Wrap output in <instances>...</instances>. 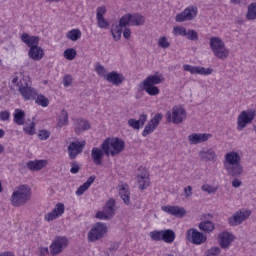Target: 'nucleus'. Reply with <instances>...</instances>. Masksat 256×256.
<instances>
[{"label":"nucleus","instance_id":"cd10ccee","mask_svg":"<svg viewBox=\"0 0 256 256\" xmlns=\"http://www.w3.org/2000/svg\"><path fill=\"white\" fill-rule=\"evenodd\" d=\"M119 195L125 205H131V192L129 191V185H121L119 189Z\"/></svg>","mask_w":256,"mask_h":256},{"label":"nucleus","instance_id":"4468645a","mask_svg":"<svg viewBox=\"0 0 256 256\" xmlns=\"http://www.w3.org/2000/svg\"><path fill=\"white\" fill-rule=\"evenodd\" d=\"M161 119H163V114H156L144 127L142 137H147V135H151V133H153V131L157 129L159 123H161Z\"/></svg>","mask_w":256,"mask_h":256},{"label":"nucleus","instance_id":"ea45409f","mask_svg":"<svg viewBox=\"0 0 256 256\" xmlns=\"http://www.w3.org/2000/svg\"><path fill=\"white\" fill-rule=\"evenodd\" d=\"M34 101L36 105H40L41 107H49V98L45 97L43 94H37Z\"/></svg>","mask_w":256,"mask_h":256},{"label":"nucleus","instance_id":"052dcab7","mask_svg":"<svg viewBox=\"0 0 256 256\" xmlns=\"http://www.w3.org/2000/svg\"><path fill=\"white\" fill-rule=\"evenodd\" d=\"M202 190L206 191V193H215V189L210 185H203Z\"/></svg>","mask_w":256,"mask_h":256},{"label":"nucleus","instance_id":"13d9d810","mask_svg":"<svg viewBox=\"0 0 256 256\" xmlns=\"http://www.w3.org/2000/svg\"><path fill=\"white\" fill-rule=\"evenodd\" d=\"M57 218H58L57 214L53 211L47 213L44 217L45 221H55V219Z\"/></svg>","mask_w":256,"mask_h":256},{"label":"nucleus","instance_id":"2eb2a0df","mask_svg":"<svg viewBox=\"0 0 256 256\" xmlns=\"http://www.w3.org/2000/svg\"><path fill=\"white\" fill-rule=\"evenodd\" d=\"M138 171H140L137 175L139 189H141V191H145V189L151 185V182L149 181V171H147V168L143 166H141Z\"/></svg>","mask_w":256,"mask_h":256},{"label":"nucleus","instance_id":"1a4fd4ad","mask_svg":"<svg viewBox=\"0 0 256 256\" xmlns=\"http://www.w3.org/2000/svg\"><path fill=\"white\" fill-rule=\"evenodd\" d=\"M68 245L69 239L66 236H55L50 245V253L52 255H59V253H63L64 249H67Z\"/></svg>","mask_w":256,"mask_h":256},{"label":"nucleus","instance_id":"20e7f679","mask_svg":"<svg viewBox=\"0 0 256 256\" xmlns=\"http://www.w3.org/2000/svg\"><path fill=\"white\" fill-rule=\"evenodd\" d=\"M209 45L214 57L217 59L225 61L229 57V49H227L225 42L220 37H211Z\"/></svg>","mask_w":256,"mask_h":256},{"label":"nucleus","instance_id":"f8f14e48","mask_svg":"<svg viewBox=\"0 0 256 256\" xmlns=\"http://www.w3.org/2000/svg\"><path fill=\"white\" fill-rule=\"evenodd\" d=\"M197 17V7L188 6L183 12L175 17L176 23H185V21H193Z\"/></svg>","mask_w":256,"mask_h":256},{"label":"nucleus","instance_id":"6ab92c4d","mask_svg":"<svg viewBox=\"0 0 256 256\" xmlns=\"http://www.w3.org/2000/svg\"><path fill=\"white\" fill-rule=\"evenodd\" d=\"M210 137H212V135L208 133H192L188 136V141L191 145H199V143L209 141Z\"/></svg>","mask_w":256,"mask_h":256},{"label":"nucleus","instance_id":"680f3d73","mask_svg":"<svg viewBox=\"0 0 256 256\" xmlns=\"http://www.w3.org/2000/svg\"><path fill=\"white\" fill-rule=\"evenodd\" d=\"M123 37L125 39H129L131 37V29L125 28L124 31H123Z\"/></svg>","mask_w":256,"mask_h":256},{"label":"nucleus","instance_id":"3c124183","mask_svg":"<svg viewBox=\"0 0 256 256\" xmlns=\"http://www.w3.org/2000/svg\"><path fill=\"white\" fill-rule=\"evenodd\" d=\"M213 73V68H205L198 66V75H211Z\"/></svg>","mask_w":256,"mask_h":256},{"label":"nucleus","instance_id":"c756f323","mask_svg":"<svg viewBox=\"0 0 256 256\" xmlns=\"http://www.w3.org/2000/svg\"><path fill=\"white\" fill-rule=\"evenodd\" d=\"M130 25H132V27H141V25H145V16L139 13H130Z\"/></svg>","mask_w":256,"mask_h":256},{"label":"nucleus","instance_id":"7ed1b4c3","mask_svg":"<svg viewBox=\"0 0 256 256\" xmlns=\"http://www.w3.org/2000/svg\"><path fill=\"white\" fill-rule=\"evenodd\" d=\"M102 151L106 154V157H115L119 155L125 149V141L121 138H107L101 144Z\"/></svg>","mask_w":256,"mask_h":256},{"label":"nucleus","instance_id":"338daca9","mask_svg":"<svg viewBox=\"0 0 256 256\" xmlns=\"http://www.w3.org/2000/svg\"><path fill=\"white\" fill-rule=\"evenodd\" d=\"M96 72L98 73V75H102V73H105V67L99 65V66L96 68Z\"/></svg>","mask_w":256,"mask_h":256},{"label":"nucleus","instance_id":"603ef678","mask_svg":"<svg viewBox=\"0 0 256 256\" xmlns=\"http://www.w3.org/2000/svg\"><path fill=\"white\" fill-rule=\"evenodd\" d=\"M89 187H91L88 183H83V185H81L77 191H76V195L81 196L83 195V193H85V191H87V189H89Z\"/></svg>","mask_w":256,"mask_h":256},{"label":"nucleus","instance_id":"8fccbe9b","mask_svg":"<svg viewBox=\"0 0 256 256\" xmlns=\"http://www.w3.org/2000/svg\"><path fill=\"white\" fill-rule=\"evenodd\" d=\"M96 219H100L101 221H111V217H109L105 211H98L95 215Z\"/></svg>","mask_w":256,"mask_h":256},{"label":"nucleus","instance_id":"a19ab883","mask_svg":"<svg viewBox=\"0 0 256 256\" xmlns=\"http://www.w3.org/2000/svg\"><path fill=\"white\" fill-rule=\"evenodd\" d=\"M64 57L67 61H73L77 57V50L75 48H68L64 51Z\"/></svg>","mask_w":256,"mask_h":256},{"label":"nucleus","instance_id":"37998d69","mask_svg":"<svg viewBox=\"0 0 256 256\" xmlns=\"http://www.w3.org/2000/svg\"><path fill=\"white\" fill-rule=\"evenodd\" d=\"M120 27H127V25H131V16L130 13H126L125 15H123L120 20H119V24Z\"/></svg>","mask_w":256,"mask_h":256},{"label":"nucleus","instance_id":"4c0bfd02","mask_svg":"<svg viewBox=\"0 0 256 256\" xmlns=\"http://www.w3.org/2000/svg\"><path fill=\"white\" fill-rule=\"evenodd\" d=\"M143 91H146L148 95L151 97H155V95H159V87L152 84H142Z\"/></svg>","mask_w":256,"mask_h":256},{"label":"nucleus","instance_id":"864d4df0","mask_svg":"<svg viewBox=\"0 0 256 256\" xmlns=\"http://www.w3.org/2000/svg\"><path fill=\"white\" fill-rule=\"evenodd\" d=\"M28 135H35V122L30 123V126L23 129Z\"/></svg>","mask_w":256,"mask_h":256},{"label":"nucleus","instance_id":"6e6d98bb","mask_svg":"<svg viewBox=\"0 0 256 256\" xmlns=\"http://www.w3.org/2000/svg\"><path fill=\"white\" fill-rule=\"evenodd\" d=\"M51 136V132L48 130H41L39 133V139L41 141H47V138Z\"/></svg>","mask_w":256,"mask_h":256},{"label":"nucleus","instance_id":"f3484780","mask_svg":"<svg viewBox=\"0 0 256 256\" xmlns=\"http://www.w3.org/2000/svg\"><path fill=\"white\" fill-rule=\"evenodd\" d=\"M162 211H164V213H168V215H173L178 218L185 217V214L187 213L185 208L171 205L162 206Z\"/></svg>","mask_w":256,"mask_h":256},{"label":"nucleus","instance_id":"5fc2aeb1","mask_svg":"<svg viewBox=\"0 0 256 256\" xmlns=\"http://www.w3.org/2000/svg\"><path fill=\"white\" fill-rule=\"evenodd\" d=\"M73 83V77L71 75H65L63 77V85L64 87H70Z\"/></svg>","mask_w":256,"mask_h":256},{"label":"nucleus","instance_id":"f03ea898","mask_svg":"<svg viewBox=\"0 0 256 256\" xmlns=\"http://www.w3.org/2000/svg\"><path fill=\"white\" fill-rule=\"evenodd\" d=\"M31 201V188L27 184L19 185L10 197L12 207H22Z\"/></svg>","mask_w":256,"mask_h":256},{"label":"nucleus","instance_id":"72a5a7b5","mask_svg":"<svg viewBox=\"0 0 256 256\" xmlns=\"http://www.w3.org/2000/svg\"><path fill=\"white\" fill-rule=\"evenodd\" d=\"M176 237L175 231L171 229L162 230V241L164 243L171 244L175 241Z\"/></svg>","mask_w":256,"mask_h":256},{"label":"nucleus","instance_id":"412c9836","mask_svg":"<svg viewBox=\"0 0 256 256\" xmlns=\"http://www.w3.org/2000/svg\"><path fill=\"white\" fill-rule=\"evenodd\" d=\"M22 43H25L27 47H38L39 46V36H31L28 33H22L21 35Z\"/></svg>","mask_w":256,"mask_h":256},{"label":"nucleus","instance_id":"9b49d317","mask_svg":"<svg viewBox=\"0 0 256 256\" xmlns=\"http://www.w3.org/2000/svg\"><path fill=\"white\" fill-rule=\"evenodd\" d=\"M251 217V211L249 210H239L236 211L229 219L228 223L230 227H237L241 223L247 221V218Z\"/></svg>","mask_w":256,"mask_h":256},{"label":"nucleus","instance_id":"c9c22d12","mask_svg":"<svg viewBox=\"0 0 256 256\" xmlns=\"http://www.w3.org/2000/svg\"><path fill=\"white\" fill-rule=\"evenodd\" d=\"M111 34H112L114 41H120L121 35H123V27L119 24L112 25Z\"/></svg>","mask_w":256,"mask_h":256},{"label":"nucleus","instance_id":"bf43d9fd","mask_svg":"<svg viewBox=\"0 0 256 256\" xmlns=\"http://www.w3.org/2000/svg\"><path fill=\"white\" fill-rule=\"evenodd\" d=\"M184 195L186 198L191 197V195H193V187L187 186L186 188H184Z\"/></svg>","mask_w":256,"mask_h":256},{"label":"nucleus","instance_id":"de8ad7c7","mask_svg":"<svg viewBox=\"0 0 256 256\" xmlns=\"http://www.w3.org/2000/svg\"><path fill=\"white\" fill-rule=\"evenodd\" d=\"M174 35H180L181 37H186L187 36V28L183 26H176L173 29Z\"/></svg>","mask_w":256,"mask_h":256},{"label":"nucleus","instance_id":"a18cd8bd","mask_svg":"<svg viewBox=\"0 0 256 256\" xmlns=\"http://www.w3.org/2000/svg\"><path fill=\"white\" fill-rule=\"evenodd\" d=\"M52 211L56 214L57 217H61V215L65 213V204H56L55 208Z\"/></svg>","mask_w":256,"mask_h":256},{"label":"nucleus","instance_id":"e2e57ef3","mask_svg":"<svg viewBox=\"0 0 256 256\" xmlns=\"http://www.w3.org/2000/svg\"><path fill=\"white\" fill-rule=\"evenodd\" d=\"M12 83H13V85H16V87H18V89H19V85H21V80L19 81V77H17V75H15V76H13Z\"/></svg>","mask_w":256,"mask_h":256},{"label":"nucleus","instance_id":"e433bc0d","mask_svg":"<svg viewBox=\"0 0 256 256\" xmlns=\"http://www.w3.org/2000/svg\"><path fill=\"white\" fill-rule=\"evenodd\" d=\"M14 123H16V125H25V111L21 109L15 110Z\"/></svg>","mask_w":256,"mask_h":256},{"label":"nucleus","instance_id":"774afa93","mask_svg":"<svg viewBox=\"0 0 256 256\" xmlns=\"http://www.w3.org/2000/svg\"><path fill=\"white\" fill-rule=\"evenodd\" d=\"M0 256H15V253L11 251H5V252H2Z\"/></svg>","mask_w":256,"mask_h":256},{"label":"nucleus","instance_id":"a878e982","mask_svg":"<svg viewBox=\"0 0 256 256\" xmlns=\"http://www.w3.org/2000/svg\"><path fill=\"white\" fill-rule=\"evenodd\" d=\"M115 207H117V201L113 198H109L105 203L103 210L110 218L113 219V217H115V213H117V209Z\"/></svg>","mask_w":256,"mask_h":256},{"label":"nucleus","instance_id":"58836bf2","mask_svg":"<svg viewBox=\"0 0 256 256\" xmlns=\"http://www.w3.org/2000/svg\"><path fill=\"white\" fill-rule=\"evenodd\" d=\"M66 37L70 39V41H79V39H81V30H79V28L72 29L67 32Z\"/></svg>","mask_w":256,"mask_h":256},{"label":"nucleus","instance_id":"6e6552de","mask_svg":"<svg viewBox=\"0 0 256 256\" xmlns=\"http://www.w3.org/2000/svg\"><path fill=\"white\" fill-rule=\"evenodd\" d=\"M168 123H174V125H179L183 123L187 117V112L183 108H179L178 106H174L171 111L166 113Z\"/></svg>","mask_w":256,"mask_h":256},{"label":"nucleus","instance_id":"c03bdc74","mask_svg":"<svg viewBox=\"0 0 256 256\" xmlns=\"http://www.w3.org/2000/svg\"><path fill=\"white\" fill-rule=\"evenodd\" d=\"M186 37L188 41H199V33L193 29H188L186 32Z\"/></svg>","mask_w":256,"mask_h":256},{"label":"nucleus","instance_id":"393cba45","mask_svg":"<svg viewBox=\"0 0 256 256\" xmlns=\"http://www.w3.org/2000/svg\"><path fill=\"white\" fill-rule=\"evenodd\" d=\"M105 152L102 148L94 147L91 150V159L95 165H103V155Z\"/></svg>","mask_w":256,"mask_h":256},{"label":"nucleus","instance_id":"dca6fc26","mask_svg":"<svg viewBox=\"0 0 256 256\" xmlns=\"http://www.w3.org/2000/svg\"><path fill=\"white\" fill-rule=\"evenodd\" d=\"M105 13H107V8L105 6L96 9V21L99 29H109V21L105 19Z\"/></svg>","mask_w":256,"mask_h":256},{"label":"nucleus","instance_id":"f257e3e1","mask_svg":"<svg viewBox=\"0 0 256 256\" xmlns=\"http://www.w3.org/2000/svg\"><path fill=\"white\" fill-rule=\"evenodd\" d=\"M224 167L227 171L228 177H234L232 180V187L238 189L243 185V182L239 180V176L243 175V165L241 164V155L235 151H231L225 154Z\"/></svg>","mask_w":256,"mask_h":256},{"label":"nucleus","instance_id":"0e129e2a","mask_svg":"<svg viewBox=\"0 0 256 256\" xmlns=\"http://www.w3.org/2000/svg\"><path fill=\"white\" fill-rule=\"evenodd\" d=\"M117 249H119V243L118 242H113L109 247V251H117Z\"/></svg>","mask_w":256,"mask_h":256},{"label":"nucleus","instance_id":"39448f33","mask_svg":"<svg viewBox=\"0 0 256 256\" xmlns=\"http://www.w3.org/2000/svg\"><path fill=\"white\" fill-rule=\"evenodd\" d=\"M256 117V111L255 109H248L241 111L237 118V130L243 131L245 127L248 125H251Z\"/></svg>","mask_w":256,"mask_h":256},{"label":"nucleus","instance_id":"49530a36","mask_svg":"<svg viewBox=\"0 0 256 256\" xmlns=\"http://www.w3.org/2000/svg\"><path fill=\"white\" fill-rule=\"evenodd\" d=\"M158 47H161L162 49H169V47H171V43L167 41V37L162 36L158 40Z\"/></svg>","mask_w":256,"mask_h":256},{"label":"nucleus","instance_id":"aec40b11","mask_svg":"<svg viewBox=\"0 0 256 256\" xmlns=\"http://www.w3.org/2000/svg\"><path fill=\"white\" fill-rule=\"evenodd\" d=\"M209 217L213 218V215L209 213L205 214L204 215L205 220L199 223V229L201 231H204V233H212V231H215V223H213L210 220H207L209 219Z\"/></svg>","mask_w":256,"mask_h":256},{"label":"nucleus","instance_id":"2f4dec72","mask_svg":"<svg viewBox=\"0 0 256 256\" xmlns=\"http://www.w3.org/2000/svg\"><path fill=\"white\" fill-rule=\"evenodd\" d=\"M163 81H165V78H163V75H150L148 76L143 82L142 84L144 85H159V83H163Z\"/></svg>","mask_w":256,"mask_h":256},{"label":"nucleus","instance_id":"c85d7f7f","mask_svg":"<svg viewBox=\"0 0 256 256\" xmlns=\"http://www.w3.org/2000/svg\"><path fill=\"white\" fill-rule=\"evenodd\" d=\"M26 166L30 171H41V169L47 167V160L29 161L26 163Z\"/></svg>","mask_w":256,"mask_h":256},{"label":"nucleus","instance_id":"79ce46f5","mask_svg":"<svg viewBox=\"0 0 256 256\" xmlns=\"http://www.w3.org/2000/svg\"><path fill=\"white\" fill-rule=\"evenodd\" d=\"M152 241H163V230H154L149 233Z\"/></svg>","mask_w":256,"mask_h":256},{"label":"nucleus","instance_id":"4be33fe9","mask_svg":"<svg viewBox=\"0 0 256 256\" xmlns=\"http://www.w3.org/2000/svg\"><path fill=\"white\" fill-rule=\"evenodd\" d=\"M145 123H147V114H141L138 120L134 118L128 120L129 127H132V129H136L137 131H139L141 127H144Z\"/></svg>","mask_w":256,"mask_h":256},{"label":"nucleus","instance_id":"69168bd1","mask_svg":"<svg viewBox=\"0 0 256 256\" xmlns=\"http://www.w3.org/2000/svg\"><path fill=\"white\" fill-rule=\"evenodd\" d=\"M190 73L191 75H199V66H192Z\"/></svg>","mask_w":256,"mask_h":256},{"label":"nucleus","instance_id":"0eeeda50","mask_svg":"<svg viewBox=\"0 0 256 256\" xmlns=\"http://www.w3.org/2000/svg\"><path fill=\"white\" fill-rule=\"evenodd\" d=\"M19 85V93L22 95L24 101H35L37 99V90L35 88L29 86L27 80L20 79Z\"/></svg>","mask_w":256,"mask_h":256},{"label":"nucleus","instance_id":"09e8293b","mask_svg":"<svg viewBox=\"0 0 256 256\" xmlns=\"http://www.w3.org/2000/svg\"><path fill=\"white\" fill-rule=\"evenodd\" d=\"M70 166V173H72V175H77V173L81 171V166L79 163H77V161L70 162Z\"/></svg>","mask_w":256,"mask_h":256},{"label":"nucleus","instance_id":"f704fd0d","mask_svg":"<svg viewBox=\"0 0 256 256\" xmlns=\"http://www.w3.org/2000/svg\"><path fill=\"white\" fill-rule=\"evenodd\" d=\"M246 19L248 21H255L256 19V2H252L247 7Z\"/></svg>","mask_w":256,"mask_h":256},{"label":"nucleus","instance_id":"a211bd4d","mask_svg":"<svg viewBox=\"0 0 256 256\" xmlns=\"http://www.w3.org/2000/svg\"><path fill=\"white\" fill-rule=\"evenodd\" d=\"M105 79L106 81H108V83H112V85H116V87H119L120 85H123V82L125 81V76L117 71H112L106 75Z\"/></svg>","mask_w":256,"mask_h":256},{"label":"nucleus","instance_id":"5701e85b","mask_svg":"<svg viewBox=\"0 0 256 256\" xmlns=\"http://www.w3.org/2000/svg\"><path fill=\"white\" fill-rule=\"evenodd\" d=\"M75 133H81L83 131H89L91 129V123L83 118L74 120Z\"/></svg>","mask_w":256,"mask_h":256},{"label":"nucleus","instance_id":"423d86ee","mask_svg":"<svg viewBox=\"0 0 256 256\" xmlns=\"http://www.w3.org/2000/svg\"><path fill=\"white\" fill-rule=\"evenodd\" d=\"M106 233H107V224L103 222H97L95 225L92 226V228L88 232L89 243H95V241H99V239H103Z\"/></svg>","mask_w":256,"mask_h":256},{"label":"nucleus","instance_id":"bb28decb","mask_svg":"<svg viewBox=\"0 0 256 256\" xmlns=\"http://www.w3.org/2000/svg\"><path fill=\"white\" fill-rule=\"evenodd\" d=\"M220 237V247L222 249H229L231 243H233V240L235 239L234 236L229 232H222L219 234Z\"/></svg>","mask_w":256,"mask_h":256},{"label":"nucleus","instance_id":"7c9ffc66","mask_svg":"<svg viewBox=\"0 0 256 256\" xmlns=\"http://www.w3.org/2000/svg\"><path fill=\"white\" fill-rule=\"evenodd\" d=\"M199 157L201 161H217V154L213 151V149H209L207 151L202 150L199 152Z\"/></svg>","mask_w":256,"mask_h":256},{"label":"nucleus","instance_id":"4d7b16f0","mask_svg":"<svg viewBox=\"0 0 256 256\" xmlns=\"http://www.w3.org/2000/svg\"><path fill=\"white\" fill-rule=\"evenodd\" d=\"M10 117L11 113H9V111L5 110L0 112V121H9Z\"/></svg>","mask_w":256,"mask_h":256},{"label":"nucleus","instance_id":"473e14b6","mask_svg":"<svg viewBox=\"0 0 256 256\" xmlns=\"http://www.w3.org/2000/svg\"><path fill=\"white\" fill-rule=\"evenodd\" d=\"M65 125H69V113L67 110L62 109L60 115L58 116L57 127L61 129L65 127Z\"/></svg>","mask_w":256,"mask_h":256},{"label":"nucleus","instance_id":"b1692460","mask_svg":"<svg viewBox=\"0 0 256 256\" xmlns=\"http://www.w3.org/2000/svg\"><path fill=\"white\" fill-rule=\"evenodd\" d=\"M28 55L33 61H41L45 57V51L40 46H34L29 49Z\"/></svg>","mask_w":256,"mask_h":256},{"label":"nucleus","instance_id":"9d476101","mask_svg":"<svg viewBox=\"0 0 256 256\" xmlns=\"http://www.w3.org/2000/svg\"><path fill=\"white\" fill-rule=\"evenodd\" d=\"M186 239L193 245H203V243H207V236L195 228H190L186 232Z\"/></svg>","mask_w":256,"mask_h":256},{"label":"nucleus","instance_id":"ddd939ff","mask_svg":"<svg viewBox=\"0 0 256 256\" xmlns=\"http://www.w3.org/2000/svg\"><path fill=\"white\" fill-rule=\"evenodd\" d=\"M85 145H87L85 141L71 142L68 146L69 159H77V155H81V153H83Z\"/></svg>","mask_w":256,"mask_h":256}]
</instances>
